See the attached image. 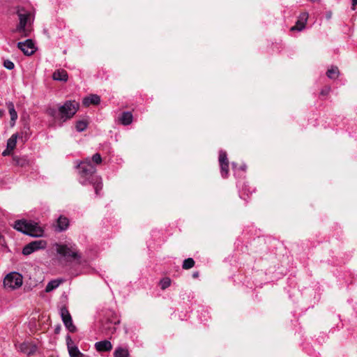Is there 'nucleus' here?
I'll use <instances>...</instances> for the list:
<instances>
[{
    "mask_svg": "<svg viewBox=\"0 0 357 357\" xmlns=\"http://www.w3.org/2000/svg\"><path fill=\"white\" fill-rule=\"evenodd\" d=\"M102 161V158H86L84 160L78 162L76 166L78 174L81 177L80 183L82 185H86L88 183H91L94 187L96 195H98L99 191L102 190V183L100 177L93 175L95 172L93 162L99 165Z\"/></svg>",
    "mask_w": 357,
    "mask_h": 357,
    "instance_id": "nucleus-1",
    "label": "nucleus"
},
{
    "mask_svg": "<svg viewBox=\"0 0 357 357\" xmlns=\"http://www.w3.org/2000/svg\"><path fill=\"white\" fill-rule=\"evenodd\" d=\"M56 252L66 258L67 261H75L77 264H82V254L78 251L75 245H57Z\"/></svg>",
    "mask_w": 357,
    "mask_h": 357,
    "instance_id": "nucleus-2",
    "label": "nucleus"
},
{
    "mask_svg": "<svg viewBox=\"0 0 357 357\" xmlns=\"http://www.w3.org/2000/svg\"><path fill=\"white\" fill-rule=\"evenodd\" d=\"M16 14L19 18V24L15 28V31L20 33L22 36H28L30 31L26 28V23L30 17V12L22 7H17Z\"/></svg>",
    "mask_w": 357,
    "mask_h": 357,
    "instance_id": "nucleus-3",
    "label": "nucleus"
},
{
    "mask_svg": "<svg viewBox=\"0 0 357 357\" xmlns=\"http://www.w3.org/2000/svg\"><path fill=\"white\" fill-rule=\"evenodd\" d=\"M79 105L74 100H67L63 105L59 107V116L61 119L66 121L71 119L77 112Z\"/></svg>",
    "mask_w": 357,
    "mask_h": 357,
    "instance_id": "nucleus-4",
    "label": "nucleus"
},
{
    "mask_svg": "<svg viewBox=\"0 0 357 357\" xmlns=\"http://www.w3.org/2000/svg\"><path fill=\"white\" fill-rule=\"evenodd\" d=\"M22 284V275L17 272L8 273L3 280V285L11 290L21 287Z\"/></svg>",
    "mask_w": 357,
    "mask_h": 357,
    "instance_id": "nucleus-5",
    "label": "nucleus"
},
{
    "mask_svg": "<svg viewBox=\"0 0 357 357\" xmlns=\"http://www.w3.org/2000/svg\"><path fill=\"white\" fill-rule=\"evenodd\" d=\"M47 247V242L45 240H37L26 244L22 249L24 255H29L35 251L45 249Z\"/></svg>",
    "mask_w": 357,
    "mask_h": 357,
    "instance_id": "nucleus-6",
    "label": "nucleus"
},
{
    "mask_svg": "<svg viewBox=\"0 0 357 357\" xmlns=\"http://www.w3.org/2000/svg\"><path fill=\"white\" fill-rule=\"evenodd\" d=\"M60 315L66 328L70 332L75 333L77 331L76 326L73 323L72 317L66 306L60 309Z\"/></svg>",
    "mask_w": 357,
    "mask_h": 357,
    "instance_id": "nucleus-7",
    "label": "nucleus"
},
{
    "mask_svg": "<svg viewBox=\"0 0 357 357\" xmlns=\"http://www.w3.org/2000/svg\"><path fill=\"white\" fill-rule=\"evenodd\" d=\"M17 47L26 56H31L36 52L34 43L31 39L17 43Z\"/></svg>",
    "mask_w": 357,
    "mask_h": 357,
    "instance_id": "nucleus-8",
    "label": "nucleus"
},
{
    "mask_svg": "<svg viewBox=\"0 0 357 357\" xmlns=\"http://www.w3.org/2000/svg\"><path fill=\"white\" fill-rule=\"evenodd\" d=\"M18 351L26 354L27 356L33 355L37 351V346L35 344L29 342H24L16 345Z\"/></svg>",
    "mask_w": 357,
    "mask_h": 357,
    "instance_id": "nucleus-9",
    "label": "nucleus"
},
{
    "mask_svg": "<svg viewBox=\"0 0 357 357\" xmlns=\"http://www.w3.org/2000/svg\"><path fill=\"white\" fill-rule=\"evenodd\" d=\"M120 324V320L118 319L114 322L108 319L102 325V332L106 335H111L114 334L116 331V326Z\"/></svg>",
    "mask_w": 357,
    "mask_h": 357,
    "instance_id": "nucleus-10",
    "label": "nucleus"
},
{
    "mask_svg": "<svg viewBox=\"0 0 357 357\" xmlns=\"http://www.w3.org/2000/svg\"><path fill=\"white\" fill-rule=\"evenodd\" d=\"M27 235L36 238L42 237L44 235V230L38 222L32 221Z\"/></svg>",
    "mask_w": 357,
    "mask_h": 357,
    "instance_id": "nucleus-11",
    "label": "nucleus"
},
{
    "mask_svg": "<svg viewBox=\"0 0 357 357\" xmlns=\"http://www.w3.org/2000/svg\"><path fill=\"white\" fill-rule=\"evenodd\" d=\"M31 220H18L15 222L14 224V228L18 231L22 232V234H24L27 235L29 226L31 225Z\"/></svg>",
    "mask_w": 357,
    "mask_h": 357,
    "instance_id": "nucleus-12",
    "label": "nucleus"
},
{
    "mask_svg": "<svg viewBox=\"0 0 357 357\" xmlns=\"http://www.w3.org/2000/svg\"><path fill=\"white\" fill-rule=\"evenodd\" d=\"M95 348L98 352H107L112 349V344L110 341L105 340L96 342Z\"/></svg>",
    "mask_w": 357,
    "mask_h": 357,
    "instance_id": "nucleus-13",
    "label": "nucleus"
},
{
    "mask_svg": "<svg viewBox=\"0 0 357 357\" xmlns=\"http://www.w3.org/2000/svg\"><path fill=\"white\" fill-rule=\"evenodd\" d=\"M67 340L68 352L70 357H89L84 355V354L81 353L77 346L70 347L69 345V342H71V338L70 335L67 336Z\"/></svg>",
    "mask_w": 357,
    "mask_h": 357,
    "instance_id": "nucleus-14",
    "label": "nucleus"
},
{
    "mask_svg": "<svg viewBox=\"0 0 357 357\" xmlns=\"http://www.w3.org/2000/svg\"><path fill=\"white\" fill-rule=\"evenodd\" d=\"M100 102V97L96 94H91L89 96L85 97L82 103L84 106L89 107L90 105H97Z\"/></svg>",
    "mask_w": 357,
    "mask_h": 357,
    "instance_id": "nucleus-15",
    "label": "nucleus"
},
{
    "mask_svg": "<svg viewBox=\"0 0 357 357\" xmlns=\"http://www.w3.org/2000/svg\"><path fill=\"white\" fill-rule=\"evenodd\" d=\"M69 226V220L68 218L60 215L56 222V230L59 231H63L68 229Z\"/></svg>",
    "mask_w": 357,
    "mask_h": 357,
    "instance_id": "nucleus-16",
    "label": "nucleus"
},
{
    "mask_svg": "<svg viewBox=\"0 0 357 357\" xmlns=\"http://www.w3.org/2000/svg\"><path fill=\"white\" fill-rule=\"evenodd\" d=\"M219 161L222 176L226 178L229 173L228 158H219Z\"/></svg>",
    "mask_w": 357,
    "mask_h": 357,
    "instance_id": "nucleus-17",
    "label": "nucleus"
},
{
    "mask_svg": "<svg viewBox=\"0 0 357 357\" xmlns=\"http://www.w3.org/2000/svg\"><path fill=\"white\" fill-rule=\"evenodd\" d=\"M6 104L8 109V112L10 116V126H13L17 119V113L15 111V106L13 102L9 101L7 102Z\"/></svg>",
    "mask_w": 357,
    "mask_h": 357,
    "instance_id": "nucleus-18",
    "label": "nucleus"
},
{
    "mask_svg": "<svg viewBox=\"0 0 357 357\" xmlns=\"http://www.w3.org/2000/svg\"><path fill=\"white\" fill-rule=\"evenodd\" d=\"M52 78L56 81L66 82L68 80V76L66 70H57L53 73Z\"/></svg>",
    "mask_w": 357,
    "mask_h": 357,
    "instance_id": "nucleus-19",
    "label": "nucleus"
},
{
    "mask_svg": "<svg viewBox=\"0 0 357 357\" xmlns=\"http://www.w3.org/2000/svg\"><path fill=\"white\" fill-rule=\"evenodd\" d=\"M130 352L128 349L125 347H118L115 349L113 357H129Z\"/></svg>",
    "mask_w": 357,
    "mask_h": 357,
    "instance_id": "nucleus-20",
    "label": "nucleus"
},
{
    "mask_svg": "<svg viewBox=\"0 0 357 357\" xmlns=\"http://www.w3.org/2000/svg\"><path fill=\"white\" fill-rule=\"evenodd\" d=\"M132 114L130 112H123L120 118L121 123L124 126H128L132 122Z\"/></svg>",
    "mask_w": 357,
    "mask_h": 357,
    "instance_id": "nucleus-21",
    "label": "nucleus"
},
{
    "mask_svg": "<svg viewBox=\"0 0 357 357\" xmlns=\"http://www.w3.org/2000/svg\"><path fill=\"white\" fill-rule=\"evenodd\" d=\"M63 282V280H52L50 281L46 287H45V292L48 293L54 289H56L61 283Z\"/></svg>",
    "mask_w": 357,
    "mask_h": 357,
    "instance_id": "nucleus-22",
    "label": "nucleus"
},
{
    "mask_svg": "<svg viewBox=\"0 0 357 357\" xmlns=\"http://www.w3.org/2000/svg\"><path fill=\"white\" fill-rule=\"evenodd\" d=\"M17 135L13 134L7 142V150H13L17 144Z\"/></svg>",
    "mask_w": 357,
    "mask_h": 357,
    "instance_id": "nucleus-23",
    "label": "nucleus"
},
{
    "mask_svg": "<svg viewBox=\"0 0 357 357\" xmlns=\"http://www.w3.org/2000/svg\"><path fill=\"white\" fill-rule=\"evenodd\" d=\"M326 75L330 79H336L339 75V70L336 66H333L326 72Z\"/></svg>",
    "mask_w": 357,
    "mask_h": 357,
    "instance_id": "nucleus-24",
    "label": "nucleus"
},
{
    "mask_svg": "<svg viewBox=\"0 0 357 357\" xmlns=\"http://www.w3.org/2000/svg\"><path fill=\"white\" fill-rule=\"evenodd\" d=\"M88 122L86 120H79L76 122L75 128L78 132H82L86 129Z\"/></svg>",
    "mask_w": 357,
    "mask_h": 357,
    "instance_id": "nucleus-25",
    "label": "nucleus"
},
{
    "mask_svg": "<svg viewBox=\"0 0 357 357\" xmlns=\"http://www.w3.org/2000/svg\"><path fill=\"white\" fill-rule=\"evenodd\" d=\"M26 163V158H12L11 164L13 165L23 167Z\"/></svg>",
    "mask_w": 357,
    "mask_h": 357,
    "instance_id": "nucleus-26",
    "label": "nucleus"
},
{
    "mask_svg": "<svg viewBox=\"0 0 357 357\" xmlns=\"http://www.w3.org/2000/svg\"><path fill=\"white\" fill-rule=\"evenodd\" d=\"M195 262L194 259L190 257L183 261L182 268L183 269L188 270L192 268L195 266Z\"/></svg>",
    "mask_w": 357,
    "mask_h": 357,
    "instance_id": "nucleus-27",
    "label": "nucleus"
},
{
    "mask_svg": "<svg viewBox=\"0 0 357 357\" xmlns=\"http://www.w3.org/2000/svg\"><path fill=\"white\" fill-rule=\"evenodd\" d=\"M171 280L169 278H164L160 281V285L162 290L166 289L171 285Z\"/></svg>",
    "mask_w": 357,
    "mask_h": 357,
    "instance_id": "nucleus-28",
    "label": "nucleus"
},
{
    "mask_svg": "<svg viewBox=\"0 0 357 357\" xmlns=\"http://www.w3.org/2000/svg\"><path fill=\"white\" fill-rule=\"evenodd\" d=\"M305 24H306V22H303V21H301V20H298L296 22V24L294 26L291 27V30L292 31H294V30H297V31H302L305 27Z\"/></svg>",
    "mask_w": 357,
    "mask_h": 357,
    "instance_id": "nucleus-29",
    "label": "nucleus"
},
{
    "mask_svg": "<svg viewBox=\"0 0 357 357\" xmlns=\"http://www.w3.org/2000/svg\"><path fill=\"white\" fill-rule=\"evenodd\" d=\"M46 113L53 118H56L59 116V108L49 107L47 109Z\"/></svg>",
    "mask_w": 357,
    "mask_h": 357,
    "instance_id": "nucleus-30",
    "label": "nucleus"
},
{
    "mask_svg": "<svg viewBox=\"0 0 357 357\" xmlns=\"http://www.w3.org/2000/svg\"><path fill=\"white\" fill-rule=\"evenodd\" d=\"M3 65L8 70H13L15 68L14 63L9 59L4 60Z\"/></svg>",
    "mask_w": 357,
    "mask_h": 357,
    "instance_id": "nucleus-31",
    "label": "nucleus"
},
{
    "mask_svg": "<svg viewBox=\"0 0 357 357\" xmlns=\"http://www.w3.org/2000/svg\"><path fill=\"white\" fill-rule=\"evenodd\" d=\"M308 18V14L307 13H303L300 15L299 19L298 20H301L307 22Z\"/></svg>",
    "mask_w": 357,
    "mask_h": 357,
    "instance_id": "nucleus-32",
    "label": "nucleus"
},
{
    "mask_svg": "<svg viewBox=\"0 0 357 357\" xmlns=\"http://www.w3.org/2000/svg\"><path fill=\"white\" fill-rule=\"evenodd\" d=\"M331 88L329 86H326L324 89H321L320 94L321 96H326L329 93Z\"/></svg>",
    "mask_w": 357,
    "mask_h": 357,
    "instance_id": "nucleus-33",
    "label": "nucleus"
},
{
    "mask_svg": "<svg viewBox=\"0 0 357 357\" xmlns=\"http://www.w3.org/2000/svg\"><path fill=\"white\" fill-rule=\"evenodd\" d=\"M351 9L354 10L356 9V6L357 5V0H351Z\"/></svg>",
    "mask_w": 357,
    "mask_h": 357,
    "instance_id": "nucleus-34",
    "label": "nucleus"
},
{
    "mask_svg": "<svg viewBox=\"0 0 357 357\" xmlns=\"http://www.w3.org/2000/svg\"><path fill=\"white\" fill-rule=\"evenodd\" d=\"M218 156H220V157L227 156V152L225 151L220 150V152H219V155Z\"/></svg>",
    "mask_w": 357,
    "mask_h": 357,
    "instance_id": "nucleus-35",
    "label": "nucleus"
},
{
    "mask_svg": "<svg viewBox=\"0 0 357 357\" xmlns=\"http://www.w3.org/2000/svg\"><path fill=\"white\" fill-rule=\"evenodd\" d=\"M198 276H199V272L196 271V272L192 273V277L194 278H197Z\"/></svg>",
    "mask_w": 357,
    "mask_h": 357,
    "instance_id": "nucleus-36",
    "label": "nucleus"
},
{
    "mask_svg": "<svg viewBox=\"0 0 357 357\" xmlns=\"http://www.w3.org/2000/svg\"><path fill=\"white\" fill-rule=\"evenodd\" d=\"M4 110L0 109V119L3 116Z\"/></svg>",
    "mask_w": 357,
    "mask_h": 357,
    "instance_id": "nucleus-37",
    "label": "nucleus"
},
{
    "mask_svg": "<svg viewBox=\"0 0 357 357\" xmlns=\"http://www.w3.org/2000/svg\"><path fill=\"white\" fill-rule=\"evenodd\" d=\"M92 156L98 157V156H101V155H100V154L99 153H96Z\"/></svg>",
    "mask_w": 357,
    "mask_h": 357,
    "instance_id": "nucleus-38",
    "label": "nucleus"
},
{
    "mask_svg": "<svg viewBox=\"0 0 357 357\" xmlns=\"http://www.w3.org/2000/svg\"><path fill=\"white\" fill-rule=\"evenodd\" d=\"M59 330H60V328L59 327H57L56 329H55V332L56 333H58L59 332Z\"/></svg>",
    "mask_w": 357,
    "mask_h": 357,
    "instance_id": "nucleus-39",
    "label": "nucleus"
},
{
    "mask_svg": "<svg viewBox=\"0 0 357 357\" xmlns=\"http://www.w3.org/2000/svg\"><path fill=\"white\" fill-rule=\"evenodd\" d=\"M6 151H4L2 153V156H6Z\"/></svg>",
    "mask_w": 357,
    "mask_h": 357,
    "instance_id": "nucleus-40",
    "label": "nucleus"
}]
</instances>
